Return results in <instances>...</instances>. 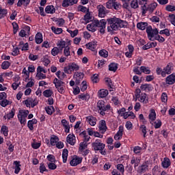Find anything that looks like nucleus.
<instances>
[{"label":"nucleus","instance_id":"obj_24","mask_svg":"<svg viewBox=\"0 0 175 175\" xmlns=\"http://www.w3.org/2000/svg\"><path fill=\"white\" fill-rule=\"evenodd\" d=\"M138 100L142 103H148V98L147 97V94L142 93L138 98Z\"/></svg>","mask_w":175,"mask_h":175},{"label":"nucleus","instance_id":"obj_25","mask_svg":"<svg viewBox=\"0 0 175 175\" xmlns=\"http://www.w3.org/2000/svg\"><path fill=\"white\" fill-rule=\"evenodd\" d=\"M109 95V90L106 89H101L98 92L99 98H106Z\"/></svg>","mask_w":175,"mask_h":175},{"label":"nucleus","instance_id":"obj_48","mask_svg":"<svg viewBox=\"0 0 175 175\" xmlns=\"http://www.w3.org/2000/svg\"><path fill=\"white\" fill-rule=\"evenodd\" d=\"M45 111H46L47 114L51 116V114L55 111V109H54V107L53 106H47L45 107Z\"/></svg>","mask_w":175,"mask_h":175},{"label":"nucleus","instance_id":"obj_2","mask_svg":"<svg viewBox=\"0 0 175 175\" xmlns=\"http://www.w3.org/2000/svg\"><path fill=\"white\" fill-rule=\"evenodd\" d=\"M29 114V111L25 109H21L18 113V120L20 122L22 126H24L27 124V117Z\"/></svg>","mask_w":175,"mask_h":175},{"label":"nucleus","instance_id":"obj_10","mask_svg":"<svg viewBox=\"0 0 175 175\" xmlns=\"http://www.w3.org/2000/svg\"><path fill=\"white\" fill-rule=\"evenodd\" d=\"M173 69V64L172 63H169L165 68H163L162 72V77H166L167 75H170L172 73V70Z\"/></svg>","mask_w":175,"mask_h":175},{"label":"nucleus","instance_id":"obj_49","mask_svg":"<svg viewBox=\"0 0 175 175\" xmlns=\"http://www.w3.org/2000/svg\"><path fill=\"white\" fill-rule=\"evenodd\" d=\"M152 125L155 128V129H158L162 126V122L161 120L157 119L156 121L153 122V124Z\"/></svg>","mask_w":175,"mask_h":175},{"label":"nucleus","instance_id":"obj_27","mask_svg":"<svg viewBox=\"0 0 175 175\" xmlns=\"http://www.w3.org/2000/svg\"><path fill=\"white\" fill-rule=\"evenodd\" d=\"M58 142H59V138L57 135H51L50 138L51 146H55Z\"/></svg>","mask_w":175,"mask_h":175},{"label":"nucleus","instance_id":"obj_41","mask_svg":"<svg viewBox=\"0 0 175 175\" xmlns=\"http://www.w3.org/2000/svg\"><path fill=\"white\" fill-rule=\"evenodd\" d=\"M14 165H15V174H18L20 173V170H21V168L20 167L21 165L20 164L19 161H14Z\"/></svg>","mask_w":175,"mask_h":175},{"label":"nucleus","instance_id":"obj_8","mask_svg":"<svg viewBox=\"0 0 175 175\" xmlns=\"http://www.w3.org/2000/svg\"><path fill=\"white\" fill-rule=\"evenodd\" d=\"M83 162V158L78 156H73L70 161V166H77V165H80Z\"/></svg>","mask_w":175,"mask_h":175},{"label":"nucleus","instance_id":"obj_55","mask_svg":"<svg viewBox=\"0 0 175 175\" xmlns=\"http://www.w3.org/2000/svg\"><path fill=\"white\" fill-rule=\"evenodd\" d=\"M57 47H59V49H61L62 50V49H65V46H66V42L64 40H60L58 41L57 43Z\"/></svg>","mask_w":175,"mask_h":175},{"label":"nucleus","instance_id":"obj_23","mask_svg":"<svg viewBox=\"0 0 175 175\" xmlns=\"http://www.w3.org/2000/svg\"><path fill=\"white\" fill-rule=\"evenodd\" d=\"M96 21V24L97 28H106V24H107V22L105 19H102L100 21L98 20Z\"/></svg>","mask_w":175,"mask_h":175},{"label":"nucleus","instance_id":"obj_40","mask_svg":"<svg viewBox=\"0 0 175 175\" xmlns=\"http://www.w3.org/2000/svg\"><path fill=\"white\" fill-rule=\"evenodd\" d=\"M157 6H158V3H152L148 5V10L149 13H152L155 9H157Z\"/></svg>","mask_w":175,"mask_h":175},{"label":"nucleus","instance_id":"obj_26","mask_svg":"<svg viewBox=\"0 0 175 175\" xmlns=\"http://www.w3.org/2000/svg\"><path fill=\"white\" fill-rule=\"evenodd\" d=\"M96 46H98V42H96V40H93L86 44V47H88L89 50H95L96 49Z\"/></svg>","mask_w":175,"mask_h":175},{"label":"nucleus","instance_id":"obj_36","mask_svg":"<svg viewBox=\"0 0 175 175\" xmlns=\"http://www.w3.org/2000/svg\"><path fill=\"white\" fill-rule=\"evenodd\" d=\"M69 154V152L68 151V149H64L62 152V159H63V163H66L68 161V155Z\"/></svg>","mask_w":175,"mask_h":175},{"label":"nucleus","instance_id":"obj_12","mask_svg":"<svg viewBox=\"0 0 175 175\" xmlns=\"http://www.w3.org/2000/svg\"><path fill=\"white\" fill-rule=\"evenodd\" d=\"M24 103L27 107H35L38 105V100L32 98H28L24 101Z\"/></svg>","mask_w":175,"mask_h":175},{"label":"nucleus","instance_id":"obj_54","mask_svg":"<svg viewBox=\"0 0 175 175\" xmlns=\"http://www.w3.org/2000/svg\"><path fill=\"white\" fill-rule=\"evenodd\" d=\"M142 150L143 148L140 146H135L133 148V152H135L137 155H140V154H142Z\"/></svg>","mask_w":175,"mask_h":175},{"label":"nucleus","instance_id":"obj_51","mask_svg":"<svg viewBox=\"0 0 175 175\" xmlns=\"http://www.w3.org/2000/svg\"><path fill=\"white\" fill-rule=\"evenodd\" d=\"M1 132L6 137H8V135L9 129L6 126H2Z\"/></svg>","mask_w":175,"mask_h":175},{"label":"nucleus","instance_id":"obj_18","mask_svg":"<svg viewBox=\"0 0 175 175\" xmlns=\"http://www.w3.org/2000/svg\"><path fill=\"white\" fill-rule=\"evenodd\" d=\"M97 9L98 12V16L101 18H103L106 16V8L103 5H98Z\"/></svg>","mask_w":175,"mask_h":175},{"label":"nucleus","instance_id":"obj_14","mask_svg":"<svg viewBox=\"0 0 175 175\" xmlns=\"http://www.w3.org/2000/svg\"><path fill=\"white\" fill-rule=\"evenodd\" d=\"M97 23L96 21L94 20L91 23L88 24L86 27L88 31H90V32H95L96 29H98L97 27Z\"/></svg>","mask_w":175,"mask_h":175},{"label":"nucleus","instance_id":"obj_60","mask_svg":"<svg viewBox=\"0 0 175 175\" xmlns=\"http://www.w3.org/2000/svg\"><path fill=\"white\" fill-rule=\"evenodd\" d=\"M19 79H20L19 77H16L17 81L14 82L12 85V87L13 90H17V88H18V87H20V84H21V82L18 81Z\"/></svg>","mask_w":175,"mask_h":175},{"label":"nucleus","instance_id":"obj_19","mask_svg":"<svg viewBox=\"0 0 175 175\" xmlns=\"http://www.w3.org/2000/svg\"><path fill=\"white\" fill-rule=\"evenodd\" d=\"M62 124L64 128L66 133H69V132H70V126L69 125V122L65 119H63L62 120Z\"/></svg>","mask_w":175,"mask_h":175},{"label":"nucleus","instance_id":"obj_42","mask_svg":"<svg viewBox=\"0 0 175 175\" xmlns=\"http://www.w3.org/2000/svg\"><path fill=\"white\" fill-rule=\"evenodd\" d=\"M67 32L70 33L71 38H75L79 35V29H75L73 31L70 30V29H67Z\"/></svg>","mask_w":175,"mask_h":175},{"label":"nucleus","instance_id":"obj_3","mask_svg":"<svg viewBox=\"0 0 175 175\" xmlns=\"http://www.w3.org/2000/svg\"><path fill=\"white\" fill-rule=\"evenodd\" d=\"M146 33L149 40H154L155 36L159 33L158 29H153L151 25H149L146 27Z\"/></svg>","mask_w":175,"mask_h":175},{"label":"nucleus","instance_id":"obj_1","mask_svg":"<svg viewBox=\"0 0 175 175\" xmlns=\"http://www.w3.org/2000/svg\"><path fill=\"white\" fill-rule=\"evenodd\" d=\"M107 32L110 35H114L116 31H118L120 28H124L126 27V22L113 16L112 18H109L107 19Z\"/></svg>","mask_w":175,"mask_h":175},{"label":"nucleus","instance_id":"obj_17","mask_svg":"<svg viewBox=\"0 0 175 175\" xmlns=\"http://www.w3.org/2000/svg\"><path fill=\"white\" fill-rule=\"evenodd\" d=\"M66 142L68 144H70V146H75V144H76V136L73 134H69L67 136Z\"/></svg>","mask_w":175,"mask_h":175},{"label":"nucleus","instance_id":"obj_11","mask_svg":"<svg viewBox=\"0 0 175 175\" xmlns=\"http://www.w3.org/2000/svg\"><path fill=\"white\" fill-rule=\"evenodd\" d=\"M98 129L100 133H102L103 135V133H105V132H106V131H107V126L106 125V121H105V120H101L99 122Z\"/></svg>","mask_w":175,"mask_h":175},{"label":"nucleus","instance_id":"obj_5","mask_svg":"<svg viewBox=\"0 0 175 175\" xmlns=\"http://www.w3.org/2000/svg\"><path fill=\"white\" fill-rule=\"evenodd\" d=\"M97 107L100 110V114L101 116H105V111L110 110V105H107L105 106V102L102 100H98L97 103Z\"/></svg>","mask_w":175,"mask_h":175},{"label":"nucleus","instance_id":"obj_37","mask_svg":"<svg viewBox=\"0 0 175 175\" xmlns=\"http://www.w3.org/2000/svg\"><path fill=\"white\" fill-rule=\"evenodd\" d=\"M131 163V165H134L135 168H136L140 164V159L138 157H133Z\"/></svg>","mask_w":175,"mask_h":175},{"label":"nucleus","instance_id":"obj_44","mask_svg":"<svg viewBox=\"0 0 175 175\" xmlns=\"http://www.w3.org/2000/svg\"><path fill=\"white\" fill-rule=\"evenodd\" d=\"M98 54L100 57H103V58H107L109 57V52L105 49H101L99 51Z\"/></svg>","mask_w":175,"mask_h":175},{"label":"nucleus","instance_id":"obj_38","mask_svg":"<svg viewBox=\"0 0 175 175\" xmlns=\"http://www.w3.org/2000/svg\"><path fill=\"white\" fill-rule=\"evenodd\" d=\"M14 114H16V109H12L10 112H9L4 118L6 120H12L14 117Z\"/></svg>","mask_w":175,"mask_h":175},{"label":"nucleus","instance_id":"obj_45","mask_svg":"<svg viewBox=\"0 0 175 175\" xmlns=\"http://www.w3.org/2000/svg\"><path fill=\"white\" fill-rule=\"evenodd\" d=\"M81 136H82V137H83L84 142L85 143H87L88 142H90L91 137H90V135H87V133L85 131H83L81 134Z\"/></svg>","mask_w":175,"mask_h":175},{"label":"nucleus","instance_id":"obj_47","mask_svg":"<svg viewBox=\"0 0 175 175\" xmlns=\"http://www.w3.org/2000/svg\"><path fill=\"white\" fill-rule=\"evenodd\" d=\"M148 165L147 164H142V166L138 167L137 172L138 173H144L147 170Z\"/></svg>","mask_w":175,"mask_h":175},{"label":"nucleus","instance_id":"obj_62","mask_svg":"<svg viewBox=\"0 0 175 175\" xmlns=\"http://www.w3.org/2000/svg\"><path fill=\"white\" fill-rule=\"evenodd\" d=\"M53 90H46L44 91V92H43V95L46 98H50V96H51V95H53Z\"/></svg>","mask_w":175,"mask_h":175},{"label":"nucleus","instance_id":"obj_61","mask_svg":"<svg viewBox=\"0 0 175 175\" xmlns=\"http://www.w3.org/2000/svg\"><path fill=\"white\" fill-rule=\"evenodd\" d=\"M10 66V62L8 61L3 62L1 64V68H3L4 70H6V69H9Z\"/></svg>","mask_w":175,"mask_h":175},{"label":"nucleus","instance_id":"obj_7","mask_svg":"<svg viewBox=\"0 0 175 175\" xmlns=\"http://www.w3.org/2000/svg\"><path fill=\"white\" fill-rule=\"evenodd\" d=\"M92 147L95 151H102V150H105V144L100 142V139H96V141L92 143Z\"/></svg>","mask_w":175,"mask_h":175},{"label":"nucleus","instance_id":"obj_43","mask_svg":"<svg viewBox=\"0 0 175 175\" xmlns=\"http://www.w3.org/2000/svg\"><path fill=\"white\" fill-rule=\"evenodd\" d=\"M118 69V65L116 63H111L109 65V70L116 72Z\"/></svg>","mask_w":175,"mask_h":175},{"label":"nucleus","instance_id":"obj_9","mask_svg":"<svg viewBox=\"0 0 175 175\" xmlns=\"http://www.w3.org/2000/svg\"><path fill=\"white\" fill-rule=\"evenodd\" d=\"M148 119L151 125H154V121L157 120V113L155 112V109H150Z\"/></svg>","mask_w":175,"mask_h":175},{"label":"nucleus","instance_id":"obj_28","mask_svg":"<svg viewBox=\"0 0 175 175\" xmlns=\"http://www.w3.org/2000/svg\"><path fill=\"white\" fill-rule=\"evenodd\" d=\"M129 117L132 118V120H134V118H136V116L133 111H127L123 113V118H124V120H126V118H128Z\"/></svg>","mask_w":175,"mask_h":175},{"label":"nucleus","instance_id":"obj_21","mask_svg":"<svg viewBox=\"0 0 175 175\" xmlns=\"http://www.w3.org/2000/svg\"><path fill=\"white\" fill-rule=\"evenodd\" d=\"M166 84H169L170 85H172V84H174L175 83V75L171 74L168 77H167L165 79Z\"/></svg>","mask_w":175,"mask_h":175},{"label":"nucleus","instance_id":"obj_30","mask_svg":"<svg viewBox=\"0 0 175 175\" xmlns=\"http://www.w3.org/2000/svg\"><path fill=\"white\" fill-rule=\"evenodd\" d=\"M147 27H148V23L146 22H140L137 24V28L141 29V31H144L146 28L147 29Z\"/></svg>","mask_w":175,"mask_h":175},{"label":"nucleus","instance_id":"obj_57","mask_svg":"<svg viewBox=\"0 0 175 175\" xmlns=\"http://www.w3.org/2000/svg\"><path fill=\"white\" fill-rule=\"evenodd\" d=\"M55 22L59 27H62L65 24V20L62 18H57Z\"/></svg>","mask_w":175,"mask_h":175},{"label":"nucleus","instance_id":"obj_22","mask_svg":"<svg viewBox=\"0 0 175 175\" xmlns=\"http://www.w3.org/2000/svg\"><path fill=\"white\" fill-rule=\"evenodd\" d=\"M83 20L85 21V23H88L91 21H92V14L91 12H88L85 13V14L83 16Z\"/></svg>","mask_w":175,"mask_h":175},{"label":"nucleus","instance_id":"obj_46","mask_svg":"<svg viewBox=\"0 0 175 175\" xmlns=\"http://www.w3.org/2000/svg\"><path fill=\"white\" fill-rule=\"evenodd\" d=\"M51 30L53 33H55L56 35H59L60 33H62V28H58L55 27L54 26L51 27Z\"/></svg>","mask_w":175,"mask_h":175},{"label":"nucleus","instance_id":"obj_16","mask_svg":"<svg viewBox=\"0 0 175 175\" xmlns=\"http://www.w3.org/2000/svg\"><path fill=\"white\" fill-rule=\"evenodd\" d=\"M124 133V126H120L118 129V131L114 136L115 140H121L122 139V135Z\"/></svg>","mask_w":175,"mask_h":175},{"label":"nucleus","instance_id":"obj_6","mask_svg":"<svg viewBox=\"0 0 175 175\" xmlns=\"http://www.w3.org/2000/svg\"><path fill=\"white\" fill-rule=\"evenodd\" d=\"M79 152L81 155H88L90 150H88V145L85 142H81L79 147Z\"/></svg>","mask_w":175,"mask_h":175},{"label":"nucleus","instance_id":"obj_53","mask_svg":"<svg viewBox=\"0 0 175 175\" xmlns=\"http://www.w3.org/2000/svg\"><path fill=\"white\" fill-rule=\"evenodd\" d=\"M140 69L142 73H145V75H150V73H151V70H150L148 67L141 66Z\"/></svg>","mask_w":175,"mask_h":175},{"label":"nucleus","instance_id":"obj_56","mask_svg":"<svg viewBox=\"0 0 175 175\" xmlns=\"http://www.w3.org/2000/svg\"><path fill=\"white\" fill-rule=\"evenodd\" d=\"M46 75L43 74V72H37L36 75L37 80H43L46 79Z\"/></svg>","mask_w":175,"mask_h":175},{"label":"nucleus","instance_id":"obj_34","mask_svg":"<svg viewBox=\"0 0 175 175\" xmlns=\"http://www.w3.org/2000/svg\"><path fill=\"white\" fill-rule=\"evenodd\" d=\"M35 124H38V120L36 119H32L31 120L28 121L27 126L30 131H33V125H35Z\"/></svg>","mask_w":175,"mask_h":175},{"label":"nucleus","instance_id":"obj_33","mask_svg":"<svg viewBox=\"0 0 175 175\" xmlns=\"http://www.w3.org/2000/svg\"><path fill=\"white\" fill-rule=\"evenodd\" d=\"M170 165H171L170 159H169V158H164L162 161L163 167H164V169H167V167H169Z\"/></svg>","mask_w":175,"mask_h":175},{"label":"nucleus","instance_id":"obj_4","mask_svg":"<svg viewBox=\"0 0 175 175\" xmlns=\"http://www.w3.org/2000/svg\"><path fill=\"white\" fill-rule=\"evenodd\" d=\"M53 84H55V88H57L58 92L60 94H64L65 93V83L63 81H61L58 80V79L55 78L53 80Z\"/></svg>","mask_w":175,"mask_h":175},{"label":"nucleus","instance_id":"obj_31","mask_svg":"<svg viewBox=\"0 0 175 175\" xmlns=\"http://www.w3.org/2000/svg\"><path fill=\"white\" fill-rule=\"evenodd\" d=\"M45 12L48 14H53V13H55V8H54V5H47Z\"/></svg>","mask_w":175,"mask_h":175},{"label":"nucleus","instance_id":"obj_15","mask_svg":"<svg viewBox=\"0 0 175 175\" xmlns=\"http://www.w3.org/2000/svg\"><path fill=\"white\" fill-rule=\"evenodd\" d=\"M79 2V0H64L62 2L63 8H68V6H73Z\"/></svg>","mask_w":175,"mask_h":175},{"label":"nucleus","instance_id":"obj_29","mask_svg":"<svg viewBox=\"0 0 175 175\" xmlns=\"http://www.w3.org/2000/svg\"><path fill=\"white\" fill-rule=\"evenodd\" d=\"M73 77L76 81H80V80H83L84 74L83 72H77L74 74Z\"/></svg>","mask_w":175,"mask_h":175},{"label":"nucleus","instance_id":"obj_52","mask_svg":"<svg viewBox=\"0 0 175 175\" xmlns=\"http://www.w3.org/2000/svg\"><path fill=\"white\" fill-rule=\"evenodd\" d=\"M79 98L81 100H85L86 102L90 100V94H82L79 96Z\"/></svg>","mask_w":175,"mask_h":175},{"label":"nucleus","instance_id":"obj_64","mask_svg":"<svg viewBox=\"0 0 175 175\" xmlns=\"http://www.w3.org/2000/svg\"><path fill=\"white\" fill-rule=\"evenodd\" d=\"M29 0H18V6H23V5H29Z\"/></svg>","mask_w":175,"mask_h":175},{"label":"nucleus","instance_id":"obj_50","mask_svg":"<svg viewBox=\"0 0 175 175\" xmlns=\"http://www.w3.org/2000/svg\"><path fill=\"white\" fill-rule=\"evenodd\" d=\"M116 170H118L121 174H124L125 172V167H124V165L122 164H118L116 165Z\"/></svg>","mask_w":175,"mask_h":175},{"label":"nucleus","instance_id":"obj_63","mask_svg":"<svg viewBox=\"0 0 175 175\" xmlns=\"http://www.w3.org/2000/svg\"><path fill=\"white\" fill-rule=\"evenodd\" d=\"M64 54L65 57H70V47H69V46H66L64 48Z\"/></svg>","mask_w":175,"mask_h":175},{"label":"nucleus","instance_id":"obj_32","mask_svg":"<svg viewBox=\"0 0 175 175\" xmlns=\"http://www.w3.org/2000/svg\"><path fill=\"white\" fill-rule=\"evenodd\" d=\"M35 40L37 44H40L43 42V35H42V33H38L36 35Z\"/></svg>","mask_w":175,"mask_h":175},{"label":"nucleus","instance_id":"obj_39","mask_svg":"<svg viewBox=\"0 0 175 175\" xmlns=\"http://www.w3.org/2000/svg\"><path fill=\"white\" fill-rule=\"evenodd\" d=\"M77 12H81L82 13H87L88 12L90 11V8L87 7H84V5H78L77 8Z\"/></svg>","mask_w":175,"mask_h":175},{"label":"nucleus","instance_id":"obj_20","mask_svg":"<svg viewBox=\"0 0 175 175\" xmlns=\"http://www.w3.org/2000/svg\"><path fill=\"white\" fill-rule=\"evenodd\" d=\"M140 89L142 91H146V92H150V91H152L154 90V88H152V85L150 84H142L140 87Z\"/></svg>","mask_w":175,"mask_h":175},{"label":"nucleus","instance_id":"obj_13","mask_svg":"<svg viewBox=\"0 0 175 175\" xmlns=\"http://www.w3.org/2000/svg\"><path fill=\"white\" fill-rule=\"evenodd\" d=\"M85 121L89 125H91V126H95L98 120L94 116H89L85 118Z\"/></svg>","mask_w":175,"mask_h":175},{"label":"nucleus","instance_id":"obj_59","mask_svg":"<svg viewBox=\"0 0 175 175\" xmlns=\"http://www.w3.org/2000/svg\"><path fill=\"white\" fill-rule=\"evenodd\" d=\"M51 55L53 56V57H55L57 55H58V54H59V48L57 47V46H55L52 50H51Z\"/></svg>","mask_w":175,"mask_h":175},{"label":"nucleus","instance_id":"obj_35","mask_svg":"<svg viewBox=\"0 0 175 175\" xmlns=\"http://www.w3.org/2000/svg\"><path fill=\"white\" fill-rule=\"evenodd\" d=\"M27 83L25 85L26 88H31L35 85V79H33L32 77L29 78L28 81H25Z\"/></svg>","mask_w":175,"mask_h":175},{"label":"nucleus","instance_id":"obj_58","mask_svg":"<svg viewBox=\"0 0 175 175\" xmlns=\"http://www.w3.org/2000/svg\"><path fill=\"white\" fill-rule=\"evenodd\" d=\"M114 2H116V0H108V1L106 3L107 9H113Z\"/></svg>","mask_w":175,"mask_h":175}]
</instances>
